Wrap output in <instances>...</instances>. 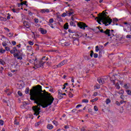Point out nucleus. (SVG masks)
I'll return each mask as SVG.
<instances>
[{"mask_svg": "<svg viewBox=\"0 0 131 131\" xmlns=\"http://www.w3.org/2000/svg\"><path fill=\"white\" fill-rule=\"evenodd\" d=\"M126 37V38H131V35L130 34L127 35Z\"/></svg>", "mask_w": 131, "mask_h": 131, "instance_id": "e2e57ef3", "label": "nucleus"}, {"mask_svg": "<svg viewBox=\"0 0 131 131\" xmlns=\"http://www.w3.org/2000/svg\"><path fill=\"white\" fill-rule=\"evenodd\" d=\"M19 89H23V84H19Z\"/></svg>", "mask_w": 131, "mask_h": 131, "instance_id": "69168bd1", "label": "nucleus"}, {"mask_svg": "<svg viewBox=\"0 0 131 131\" xmlns=\"http://www.w3.org/2000/svg\"><path fill=\"white\" fill-rule=\"evenodd\" d=\"M4 29H5V30H6L7 31V32H10V29H9V28L5 27Z\"/></svg>", "mask_w": 131, "mask_h": 131, "instance_id": "6e6d98bb", "label": "nucleus"}, {"mask_svg": "<svg viewBox=\"0 0 131 131\" xmlns=\"http://www.w3.org/2000/svg\"><path fill=\"white\" fill-rule=\"evenodd\" d=\"M95 88H96V89H97V90H99L100 89V85L99 84H96L95 86Z\"/></svg>", "mask_w": 131, "mask_h": 131, "instance_id": "e433bc0d", "label": "nucleus"}, {"mask_svg": "<svg viewBox=\"0 0 131 131\" xmlns=\"http://www.w3.org/2000/svg\"><path fill=\"white\" fill-rule=\"evenodd\" d=\"M106 12V10L103 11L102 12V14L100 15V16H102L103 17H105V18H110L109 17H107V14H108V12Z\"/></svg>", "mask_w": 131, "mask_h": 131, "instance_id": "2eb2a0df", "label": "nucleus"}, {"mask_svg": "<svg viewBox=\"0 0 131 131\" xmlns=\"http://www.w3.org/2000/svg\"><path fill=\"white\" fill-rule=\"evenodd\" d=\"M105 80H106L105 78H98L97 79V81H98L99 83L101 85L104 84V83H105Z\"/></svg>", "mask_w": 131, "mask_h": 131, "instance_id": "1a4fd4ad", "label": "nucleus"}, {"mask_svg": "<svg viewBox=\"0 0 131 131\" xmlns=\"http://www.w3.org/2000/svg\"><path fill=\"white\" fill-rule=\"evenodd\" d=\"M105 103L106 105H108V104H110V103H111V100H110V99L109 98L106 99V100H105Z\"/></svg>", "mask_w": 131, "mask_h": 131, "instance_id": "b1692460", "label": "nucleus"}, {"mask_svg": "<svg viewBox=\"0 0 131 131\" xmlns=\"http://www.w3.org/2000/svg\"><path fill=\"white\" fill-rule=\"evenodd\" d=\"M17 48L14 47L13 48V50H10V52L11 54H14V55H15V54H16V52H17Z\"/></svg>", "mask_w": 131, "mask_h": 131, "instance_id": "ddd939ff", "label": "nucleus"}, {"mask_svg": "<svg viewBox=\"0 0 131 131\" xmlns=\"http://www.w3.org/2000/svg\"><path fill=\"white\" fill-rule=\"evenodd\" d=\"M98 100H99V98H98V97H96L95 98L91 100L90 102H92V103H94V102L98 101Z\"/></svg>", "mask_w": 131, "mask_h": 131, "instance_id": "393cba45", "label": "nucleus"}, {"mask_svg": "<svg viewBox=\"0 0 131 131\" xmlns=\"http://www.w3.org/2000/svg\"><path fill=\"white\" fill-rule=\"evenodd\" d=\"M2 45L3 46V47H7V46L8 45V44H7V43L6 42H3L2 43Z\"/></svg>", "mask_w": 131, "mask_h": 131, "instance_id": "13d9d810", "label": "nucleus"}, {"mask_svg": "<svg viewBox=\"0 0 131 131\" xmlns=\"http://www.w3.org/2000/svg\"><path fill=\"white\" fill-rule=\"evenodd\" d=\"M34 98L30 96V99L32 101H34V103L37 104V105L32 106V110L33 111L34 115H36V116H38L39 114L40 113V106L42 107V108H47L48 106H50L53 104V102H54V98H50L48 101V102H45V101H41V100H38L36 98L34 99Z\"/></svg>", "mask_w": 131, "mask_h": 131, "instance_id": "f03ea898", "label": "nucleus"}, {"mask_svg": "<svg viewBox=\"0 0 131 131\" xmlns=\"http://www.w3.org/2000/svg\"><path fill=\"white\" fill-rule=\"evenodd\" d=\"M49 23H50V24H52V23H54V18H50L49 19Z\"/></svg>", "mask_w": 131, "mask_h": 131, "instance_id": "f704fd0d", "label": "nucleus"}, {"mask_svg": "<svg viewBox=\"0 0 131 131\" xmlns=\"http://www.w3.org/2000/svg\"><path fill=\"white\" fill-rule=\"evenodd\" d=\"M62 66H63V64L61 62L59 63L57 66V67H62Z\"/></svg>", "mask_w": 131, "mask_h": 131, "instance_id": "8fccbe9b", "label": "nucleus"}, {"mask_svg": "<svg viewBox=\"0 0 131 131\" xmlns=\"http://www.w3.org/2000/svg\"><path fill=\"white\" fill-rule=\"evenodd\" d=\"M34 43L32 41H29V44L30 45V46H33Z\"/></svg>", "mask_w": 131, "mask_h": 131, "instance_id": "a18cd8bd", "label": "nucleus"}, {"mask_svg": "<svg viewBox=\"0 0 131 131\" xmlns=\"http://www.w3.org/2000/svg\"><path fill=\"white\" fill-rule=\"evenodd\" d=\"M18 7H21V6H23V3H18Z\"/></svg>", "mask_w": 131, "mask_h": 131, "instance_id": "052dcab7", "label": "nucleus"}, {"mask_svg": "<svg viewBox=\"0 0 131 131\" xmlns=\"http://www.w3.org/2000/svg\"><path fill=\"white\" fill-rule=\"evenodd\" d=\"M6 52V50L3 49V48H2L1 49H0V53L1 54H4V53Z\"/></svg>", "mask_w": 131, "mask_h": 131, "instance_id": "c756f323", "label": "nucleus"}, {"mask_svg": "<svg viewBox=\"0 0 131 131\" xmlns=\"http://www.w3.org/2000/svg\"><path fill=\"white\" fill-rule=\"evenodd\" d=\"M99 31L101 32V33H104L105 34V35H107V36L110 37V33L109 32L108 29H107L105 31H104L103 29H99Z\"/></svg>", "mask_w": 131, "mask_h": 131, "instance_id": "6e6552de", "label": "nucleus"}, {"mask_svg": "<svg viewBox=\"0 0 131 131\" xmlns=\"http://www.w3.org/2000/svg\"><path fill=\"white\" fill-rule=\"evenodd\" d=\"M77 25L79 28L81 29H83V30H85V28H87L88 29H90V27L89 26L86 25L85 23H82V22H79L77 23Z\"/></svg>", "mask_w": 131, "mask_h": 131, "instance_id": "423d86ee", "label": "nucleus"}, {"mask_svg": "<svg viewBox=\"0 0 131 131\" xmlns=\"http://www.w3.org/2000/svg\"><path fill=\"white\" fill-rule=\"evenodd\" d=\"M23 5H25V6H28L27 4V1H25L24 2H22Z\"/></svg>", "mask_w": 131, "mask_h": 131, "instance_id": "bf43d9fd", "label": "nucleus"}, {"mask_svg": "<svg viewBox=\"0 0 131 131\" xmlns=\"http://www.w3.org/2000/svg\"><path fill=\"white\" fill-rule=\"evenodd\" d=\"M126 93H127V95L129 96H131V91L130 90H126Z\"/></svg>", "mask_w": 131, "mask_h": 131, "instance_id": "bb28decb", "label": "nucleus"}, {"mask_svg": "<svg viewBox=\"0 0 131 131\" xmlns=\"http://www.w3.org/2000/svg\"><path fill=\"white\" fill-rule=\"evenodd\" d=\"M116 104L117 105V106H120V102L118 101H116Z\"/></svg>", "mask_w": 131, "mask_h": 131, "instance_id": "0e129e2a", "label": "nucleus"}, {"mask_svg": "<svg viewBox=\"0 0 131 131\" xmlns=\"http://www.w3.org/2000/svg\"><path fill=\"white\" fill-rule=\"evenodd\" d=\"M14 124H15L16 125H19L20 123H19V121H17V120H15L14 121Z\"/></svg>", "mask_w": 131, "mask_h": 131, "instance_id": "c85d7f7f", "label": "nucleus"}, {"mask_svg": "<svg viewBox=\"0 0 131 131\" xmlns=\"http://www.w3.org/2000/svg\"><path fill=\"white\" fill-rule=\"evenodd\" d=\"M25 94H26L27 95L29 94V88L28 87L26 89Z\"/></svg>", "mask_w": 131, "mask_h": 131, "instance_id": "cd10ccee", "label": "nucleus"}, {"mask_svg": "<svg viewBox=\"0 0 131 131\" xmlns=\"http://www.w3.org/2000/svg\"><path fill=\"white\" fill-rule=\"evenodd\" d=\"M10 19H11V14L8 13L7 16V20H10Z\"/></svg>", "mask_w": 131, "mask_h": 131, "instance_id": "49530a36", "label": "nucleus"}, {"mask_svg": "<svg viewBox=\"0 0 131 131\" xmlns=\"http://www.w3.org/2000/svg\"><path fill=\"white\" fill-rule=\"evenodd\" d=\"M22 56H23V53H22V51L19 50H17L16 53L13 54L14 57L17 58V60H22L23 59Z\"/></svg>", "mask_w": 131, "mask_h": 131, "instance_id": "39448f33", "label": "nucleus"}, {"mask_svg": "<svg viewBox=\"0 0 131 131\" xmlns=\"http://www.w3.org/2000/svg\"><path fill=\"white\" fill-rule=\"evenodd\" d=\"M113 21H114V22H118V19L115 18H113Z\"/></svg>", "mask_w": 131, "mask_h": 131, "instance_id": "5fc2aeb1", "label": "nucleus"}, {"mask_svg": "<svg viewBox=\"0 0 131 131\" xmlns=\"http://www.w3.org/2000/svg\"><path fill=\"white\" fill-rule=\"evenodd\" d=\"M61 64H62V65H65V64H66V63H67V60H64L62 61L61 62Z\"/></svg>", "mask_w": 131, "mask_h": 131, "instance_id": "2f4dec72", "label": "nucleus"}, {"mask_svg": "<svg viewBox=\"0 0 131 131\" xmlns=\"http://www.w3.org/2000/svg\"><path fill=\"white\" fill-rule=\"evenodd\" d=\"M73 45H75V46H78L79 45V41L78 40V39L76 38L74 39L73 41Z\"/></svg>", "mask_w": 131, "mask_h": 131, "instance_id": "f8f14e48", "label": "nucleus"}, {"mask_svg": "<svg viewBox=\"0 0 131 131\" xmlns=\"http://www.w3.org/2000/svg\"><path fill=\"white\" fill-rule=\"evenodd\" d=\"M98 96V92H94L93 95V97H97Z\"/></svg>", "mask_w": 131, "mask_h": 131, "instance_id": "de8ad7c7", "label": "nucleus"}, {"mask_svg": "<svg viewBox=\"0 0 131 131\" xmlns=\"http://www.w3.org/2000/svg\"><path fill=\"white\" fill-rule=\"evenodd\" d=\"M31 26V25H30V23L26 21H24V26H25V27H26V28H30Z\"/></svg>", "mask_w": 131, "mask_h": 131, "instance_id": "9b49d317", "label": "nucleus"}, {"mask_svg": "<svg viewBox=\"0 0 131 131\" xmlns=\"http://www.w3.org/2000/svg\"><path fill=\"white\" fill-rule=\"evenodd\" d=\"M5 50H6V51H10V48L8 47H5Z\"/></svg>", "mask_w": 131, "mask_h": 131, "instance_id": "338daca9", "label": "nucleus"}, {"mask_svg": "<svg viewBox=\"0 0 131 131\" xmlns=\"http://www.w3.org/2000/svg\"><path fill=\"white\" fill-rule=\"evenodd\" d=\"M67 16V12H64L61 15V17H66Z\"/></svg>", "mask_w": 131, "mask_h": 131, "instance_id": "79ce46f5", "label": "nucleus"}, {"mask_svg": "<svg viewBox=\"0 0 131 131\" xmlns=\"http://www.w3.org/2000/svg\"><path fill=\"white\" fill-rule=\"evenodd\" d=\"M47 94L48 92L46 90H44L42 91L40 85H37L35 86H33V89L30 90V96L34 98V100L37 99L38 101L45 102V103H48V101L46 100Z\"/></svg>", "mask_w": 131, "mask_h": 131, "instance_id": "f257e3e1", "label": "nucleus"}, {"mask_svg": "<svg viewBox=\"0 0 131 131\" xmlns=\"http://www.w3.org/2000/svg\"><path fill=\"white\" fill-rule=\"evenodd\" d=\"M0 64L1 65L5 66V65H6V62H5V61H4V60L0 59Z\"/></svg>", "mask_w": 131, "mask_h": 131, "instance_id": "4be33fe9", "label": "nucleus"}, {"mask_svg": "<svg viewBox=\"0 0 131 131\" xmlns=\"http://www.w3.org/2000/svg\"><path fill=\"white\" fill-rule=\"evenodd\" d=\"M120 104H123V103H126V101H124V100H121L120 101Z\"/></svg>", "mask_w": 131, "mask_h": 131, "instance_id": "680f3d73", "label": "nucleus"}, {"mask_svg": "<svg viewBox=\"0 0 131 131\" xmlns=\"http://www.w3.org/2000/svg\"><path fill=\"white\" fill-rule=\"evenodd\" d=\"M70 24L71 26H75V23L73 21H70Z\"/></svg>", "mask_w": 131, "mask_h": 131, "instance_id": "4c0bfd02", "label": "nucleus"}, {"mask_svg": "<svg viewBox=\"0 0 131 131\" xmlns=\"http://www.w3.org/2000/svg\"><path fill=\"white\" fill-rule=\"evenodd\" d=\"M69 97L70 98H72L73 97V94L71 92H69Z\"/></svg>", "mask_w": 131, "mask_h": 131, "instance_id": "58836bf2", "label": "nucleus"}, {"mask_svg": "<svg viewBox=\"0 0 131 131\" xmlns=\"http://www.w3.org/2000/svg\"><path fill=\"white\" fill-rule=\"evenodd\" d=\"M49 60V58L47 57V56H43L42 59L40 60L39 64L37 66H35V67L37 68H43V64L47 61Z\"/></svg>", "mask_w": 131, "mask_h": 131, "instance_id": "20e7f679", "label": "nucleus"}, {"mask_svg": "<svg viewBox=\"0 0 131 131\" xmlns=\"http://www.w3.org/2000/svg\"><path fill=\"white\" fill-rule=\"evenodd\" d=\"M48 100L47 101H49V100H50V99L53 98V101H54V100H55L54 97H53L52 96H51V94L49 93L48 92V94H47V98H48Z\"/></svg>", "mask_w": 131, "mask_h": 131, "instance_id": "dca6fc26", "label": "nucleus"}, {"mask_svg": "<svg viewBox=\"0 0 131 131\" xmlns=\"http://www.w3.org/2000/svg\"><path fill=\"white\" fill-rule=\"evenodd\" d=\"M93 55H94V58H98V54L94 53Z\"/></svg>", "mask_w": 131, "mask_h": 131, "instance_id": "4d7b16f0", "label": "nucleus"}, {"mask_svg": "<svg viewBox=\"0 0 131 131\" xmlns=\"http://www.w3.org/2000/svg\"><path fill=\"white\" fill-rule=\"evenodd\" d=\"M108 32L110 33V36H114V34H113V32H114V30H110V29H108Z\"/></svg>", "mask_w": 131, "mask_h": 131, "instance_id": "6ab92c4d", "label": "nucleus"}, {"mask_svg": "<svg viewBox=\"0 0 131 131\" xmlns=\"http://www.w3.org/2000/svg\"><path fill=\"white\" fill-rule=\"evenodd\" d=\"M57 18L59 19V21L60 22H62V21H63V20L62 19V18H61V16L60 15H57Z\"/></svg>", "mask_w": 131, "mask_h": 131, "instance_id": "a19ab883", "label": "nucleus"}, {"mask_svg": "<svg viewBox=\"0 0 131 131\" xmlns=\"http://www.w3.org/2000/svg\"><path fill=\"white\" fill-rule=\"evenodd\" d=\"M73 14H74V12H70L69 11H67V16H69V17H70V16H71V15H73Z\"/></svg>", "mask_w": 131, "mask_h": 131, "instance_id": "aec40b11", "label": "nucleus"}, {"mask_svg": "<svg viewBox=\"0 0 131 131\" xmlns=\"http://www.w3.org/2000/svg\"><path fill=\"white\" fill-rule=\"evenodd\" d=\"M17 94L18 95V96H19L20 97H22V93H21V91H18Z\"/></svg>", "mask_w": 131, "mask_h": 131, "instance_id": "c03bdc74", "label": "nucleus"}, {"mask_svg": "<svg viewBox=\"0 0 131 131\" xmlns=\"http://www.w3.org/2000/svg\"><path fill=\"white\" fill-rule=\"evenodd\" d=\"M81 131H86V130H85V128L84 127H83L81 128Z\"/></svg>", "mask_w": 131, "mask_h": 131, "instance_id": "774afa93", "label": "nucleus"}, {"mask_svg": "<svg viewBox=\"0 0 131 131\" xmlns=\"http://www.w3.org/2000/svg\"><path fill=\"white\" fill-rule=\"evenodd\" d=\"M53 123H54V124H55V125H58V124H59L58 122L57 121H56V120H54L53 121Z\"/></svg>", "mask_w": 131, "mask_h": 131, "instance_id": "c9c22d12", "label": "nucleus"}, {"mask_svg": "<svg viewBox=\"0 0 131 131\" xmlns=\"http://www.w3.org/2000/svg\"><path fill=\"white\" fill-rule=\"evenodd\" d=\"M101 13H100V14H98V17H95V20H97H97H98V19H100V16H101Z\"/></svg>", "mask_w": 131, "mask_h": 131, "instance_id": "3c124183", "label": "nucleus"}, {"mask_svg": "<svg viewBox=\"0 0 131 131\" xmlns=\"http://www.w3.org/2000/svg\"><path fill=\"white\" fill-rule=\"evenodd\" d=\"M40 31L42 34H46L47 32H48V31H47V30L44 29L43 28H40Z\"/></svg>", "mask_w": 131, "mask_h": 131, "instance_id": "4468645a", "label": "nucleus"}, {"mask_svg": "<svg viewBox=\"0 0 131 131\" xmlns=\"http://www.w3.org/2000/svg\"><path fill=\"white\" fill-rule=\"evenodd\" d=\"M82 103H89V100L88 99H83L82 100Z\"/></svg>", "mask_w": 131, "mask_h": 131, "instance_id": "72a5a7b5", "label": "nucleus"}, {"mask_svg": "<svg viewBox=\"0 0 131 131\" xmlns=\"http://www.w3.org/2000/svg\"><path fill=\"white\" fill-rule=\"evenodd\" d=\"M63 93H61V94H58V98L59 99V100H61V99H63Z\"/></svg>", "mask_w": 131, "mask_h": 131, "instance_id": "a878e982", "label": "nucleus"}, {"mask_svg": "<svg viewBox=\"0 0 131 131\" xmlns=\"http://www.w3.org/2000/svg\"><path fill=\"white\" fill-rule=\"evenodd\" d=\"M63 46L65 47H68V46H70V43L69 42H64L63 43Z\"/></svg>", "mask_w": 131, "mask_h": 131, "instance_id": "473e14b6", "label": "nucleus"}, {"mask_svg": "<svg viewBox=\"0 0 131 131\" xmlns=\"http://www.w3.org/2000/svg\"><path fill=\"white\" fill-rule=\"evenodd\" d=\"M0 124L1 125H4V120H0Z\"/></svg>", "mask_w": 131, "mask_h": 131, "instance_id": "603ef678", "label": "nucleus"}, {"mask_svg": "<svg viewBox=\"0 0 131 131\" xmlns=\"http://www.w3.org/2000/svg\"><path fill=\"white\" fill-rule=\"evenodd\" d=\"M41 124V121H39L35 124V126H38V125H40Z\"/></svg>", "mask_w": 131, "mask_h": 131, "instance_id": "7c9ffc66", "label": "nucleus"}, {"mask_svg": "<svg viewBox=\"0 0 131 131\" xmlns=\"http://www.w3.org/2000/svg\"><path fill=\"white\" fill-rule=\"evenodd\" d=\"M111 81H113V84H115L116 88L117 90H119L120 89V86L119 85V83L117 82L115 84V75H113L112 77L110 78Z\"/></svg>", "mask_w": 131, "mask_h": 131, "instance_id": "0eeeda50", "label": "nucleus"}, {"mask_svg": "<svg viewBox=\"0 0 131 131\" xmlns=\"http://www.w3.org/2000/svg\"><path fill=\"white\" fill-rule=\"evenodd\" d=\"M35 61V60H34V59H30V63H34V62H34Z\"/></svg>", "mask_w": 131, "mask_h": 131, "instance_id": "09e8293b", "label": "nucleus"}, {"mask_svg": "<svg viewBox=\"0 0 131 131\" xmlns=\"http://www.w3.org/2000/svg\"><path fill=\"white\" fill-rule=\"evenodd\" d=\"M63 27H64V29L67 30V29H68V28L69 27V25H68V23H66V24L64 25Z\"/></svg>", "mask_w": 131, "mask_h": 131, "instance_id": "5701e85b", "label": "nucleus"}, {"mask_svg": "<svg viewBox=\"0 0 131 131\" xmlns=\"http://www.w3.org/2000/svg\"><path fill=\"white\" fill-rule=\"evenodd\" d=\"M39 12L41 14H46V13H50V10L49 9H40Z\"/></svg>", "mask_w": 131, "mask_h": 131, "instance_id": "9d476101", "label": "nucleus"}, {"mask_svg": "<svg viewBox=\"0 0 131 131\" xmlns=\"http://www.w3.org/2000/svg\"><path fill=\"white\" fill-rule=\"evenodd\" d=\"M47 127L48 129H53L54 126L51 124H49L47 125Z\"/></svg>", "mask_w": 131, "mask_h": 131, "instance_id": "f3484780", "label": "nucleus"}, {"mask_svg": "<svg viewBox=\"0 0 131 131\" xmlns=\"http://www.w3.org/2000/svg\"><path fill=\"white\" fill-rule=\"evenodd\" d=\"M84 59H85L86 61H89V60H91V58L88 55L84 56Z\"/></svg>", "mask_w": 131, "mask_h": 131, "instance_id": "412c9836", "label": "nucleus"}, {"mask_svg": "<svg viewBox=\"0 0 131 131\" xmlns=\"http://www.w3.org/2000/svg\"><path fill=\"white\" fill-rule=\"evenodd\" d=\"M94 55V51L91 50V54H90V57H91V58H93V55Z\"/></svg>", "mask_w": 131, "mask_h": 131, "instance_id": "ea45409f", "label": "nucleus"}, {"mask_svg": "<svg viewBox=\"0 0 131 131\" xmlns=\"http://www.w3.org/2000/svg\"><path fill=\"white\" fill-rule=\"evenodd\" d=\"M94 109L95 111H98L99 110V109L98 108V107L96 105H95L94 106Z\"/></svg>", "mask_w": 131, "mask_h": 131, "instance_id": "37998d69", "label": "nucleus"}, {"mask_svg": "<svg viewBox=\"0 0 131 131\" xmlns=\"http://www.w3.org/2000/svg\"><path fill=\"white\" fill-rule=\"evenodd\" d=\"M75 35L78 37H81L82 36V33L81 32H76L75 33Z\"/></svg>", "mask_w": 131, "mask_h": 131, "instance_id": "a211bd4d", "label": "nucleus"}, {"mask_svg": "<svg viewBox=\"0 0 131 131\" xmlns=\"http://www.w3.org/2000/svg\"><path fill=\"white\" fill-rule=\"evenodd\" d=\"M35 23H38V22H39V20H38V18H35Z\"/></svg>", "mask_w": 131, "mask_h": 131, "instance_id": "864d4df0", "label": "nucleus"}, {"mask_svg": "<svg viewBox=\"0 0 131 131\" xmlns=\"http://www.w3.org/2000/svg\"><path fill=\"white\" fill-rule=\"evenodd\" d=\"M101 21L104 24H105V26L110 25V24L112 23V19L100 15V18L97 20V22H98L99 24H101Z\"/></svg>", "mask_w": 131, "mask_h": 131, "instance_id": "7ed1b4c3", "label": "nucleus"}]
</instances>
